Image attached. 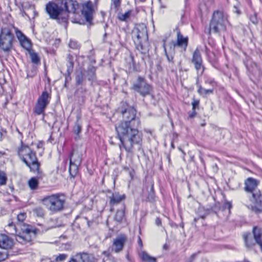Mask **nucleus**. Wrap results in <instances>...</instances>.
I'll use <instances>...</instances> for the list:
<instances>
[{
    "mask_svg": "<svg viewBox=\"0 0 262 262\" xmlns=\"http://www.w3.org/2000/svg\"><path fill=\"white\" fill-rule=\"evenodd\" d=\"M214 168H215V171H217L218 168H217V165L216 164L214 165Z\"/></svg>",
    "mask_w": 262,
    "mask_h": 262,
    "instance_id": "nucleus-53",
    "label": "nucleus"
},
{
    "mask_svg": "<svg viewBox=\"0 0 262 262\" xmlns=\"http://www.w3.org/2000/svg\"><path fill=\"white\" fill-rule=\"evenodd\" d=\"M125 198L124 194L121 195L118 193H113L110 197V204L111 206H114L120 203Z\"/></svg>",
    "mask_w": 262,
    "mask_h": 262,
    "instance_id": "nucleus-21",
    "label": "nucleus"
},
{
    "mask_svg": "<svg viewBox=\"0 0 262 262\" xmlns=\"http://www.w3.org/2000/svg\"><path fill=\"white\" fill-rule=\"evenodd\" d=\"M195 114H196V113H195V110H193V112L191 114H189V118H192L195 115Z\"/></svg>",
    "mask_w": 262,
    "mask_h": 262,
    "instance_id": "nucleus-48",
    "label": "nucleus"
},
{
    "mask_svg": "<svg viewBox=\"0 0 262 262\" xmlns=\"http://www.w3.org/2000/svg\"><path fill=\"white\" fill-rule=\"evenodd\" d=\"M177 40L176 42L173 43V46H178L179 47L184 48V50L188 45V38L187 37H184L181 34L179 29H177Z\"/></svg>",
    "mask_w": 262,
    "mask_h": 262,
    "instance_id": "nucleus-20",
    "label": "nucleus"
},
{
    "mask_svg": "<svg viewBox=\"0 0 262 262\" xmlns=\"http://www.w3.org/2000/svg\"><path fill=\"white\" fill-rule=\"evenodd\" d=\"M165 54H166V57H167V58L168 61L169 62H172V63H173V57H172V56H168V55L167 54V53H166V52H165Z\"/></svg>",
    "mask_w": 262,
    "mask_h": 262,
    "instance_id": "nucleus-45",
    "label": "nucleus"
},
{
    "mask_svg": "<svg viewBox=\"0 0 262 262\" xmlns=\"http://www.w3.org/2000/svg\"><path fill=\"white\" fill-rule=\"evenodd\" d=\"M86 76L89 80H93L95 78V69L90 68L86 71Z\"/></svg>",
    "mask_w": 262,
    "mask_h": 262,
    "instance_id": "nucleus-33",
    "label": "nucleus"
},
{
    "mask_svg": "<svg viewBox=\"0 0 262 262\" xmlns=\"http://www.w3.org/2000/svg\"><path fill=\"white\" fill-rule=\"evenodd\" d=\"M121 0H112V6L117 10L121 4Z\"/></svg>",
    "mask_w": 262,
    "mask_h": 262,
    "instance_id": "nucleus-39",
    "label": "nucleus"
},
{
    "mask_svg": "<svg viewBox=\"0 0 262 262\" xmlns=\"http://www.w3.org/2000/svg\"><path fill=\"white\" fill-rule=\"evenodd\" d=\"M156 224L158 226H160L161 224V220L159 218H157L156 220Z\"/></svg>",
    "mask_w": 262,
    "mask_h": 262,
    "instance_id": "nucleus-49",
    "label": "nucleus"
},
{
    "mask_svg": "<svg viewBox=\"0 0 262 262\" xmlns=\"http://www.w3.org/2000/svg\"><path fill=\"white\" fill-rule=\"evenodd\" d=\"M2 136V134L0 132V139H1Z\"/></svg>",
    "mask_w": 262,
    "mask_h": 262,
    "instance_id": "nucleus-54",
    "label": "nucleus"
},
{
    "mask_svg": "<svg viewBox=\"0 0 262 262\" xmlns=\"http://www.w3.org/2000/svg\"><path fill=\"white\" fill-rule=\"evenodd\" d=\"M192 62L194 65V68L196 71L199 76L203 75L205 68L203 64V61L200 51L196 49L193 53Z\"/></svg>",
    "mask_w": 262,
    "mask_h": 262,
    "instance_id": "nucleus-12",
    "label": "nucleus"
},
{
    "mask_svg": "<svg viewBox=\"0 0 262 262\" xmlns=\"http://www.w3.org/2000/svg\"><path fill=\"white\" fill-rule=\"evenodd\" d=\"M126 66L128 67V70L130 72L136 71V68L135 65V62L133 56H129L128 58H126Z\"/></svg>",
    "mask_w": 262,
    "mask_h": 262,
    "instance_id": "nucleus-26",
    "label": "nucleus"
},
{
    "mask_svg": "<svg viewBox=\"0 0 262 262\" xmlns=\"http://www.w3.org/2000/svg\"><path fill=\"white\" fill-rule=\"evenodd\" d=\"M125 119L116 126V130L122 147L127 152H133L135 145L141 148L142 135L139 131L140 119L136 118V110L132 106H128L121 111Z\"/></svg>",
    "mask_w": 262,
    "mask_h": 262,
    "instance_id": "nucleus-1",
    "label": "nucleus"
},
{
    "mask_svg": "<svg viewBox=\"0 0 262 262\" xmlns=\"http://www.w3.org/2000/svg\"><path fill=\"white\" fill-rule=\"evenodd\" d=\"M80 164H76L75 163H71L70 162V167H69V172L70 175L74 177L75 175L77 174L78 169V166H80Z\"/></svg>",
    "mask_w": 262,
    "mask_h": 262,
    "instance_id": "nucleus-25",
    "label": "nucleus"
},
{
    "mask_svg": "<svg viewBox=\"0 0 262 262\" xmlns=\"http://www.w3.org/2000/svg\"><path fill=\"white\" fill-rule=\"evenodd\" d=\"M124 216V210H118L115 216V220L119 223L122 221Z\"/></svg>",
    "mask_w": 262,
    "mask_h": 262,
    "instance_id": "nucleus-32",
    "label": "nucleus"
},
{
    "mask_svg": "<svg viewBox=\"0 0 262 262\" xmlns=\"http://www.w3.org/2000/svg\"><path fill=\"white\" fill-rule=\"evenodd\" d=\"M29 53L31 61L33 63H38L39 62L40 59L37 53H35L33 51L31 50L29 51Z\"/></svg>",
    "mask_w": 262,
    "mask_h": 262,
    "instance_id": "nucleus-29",
    "label": "nucleus"
},
{
    "mask_svg": "<svg viewBox=\"0 0 262 262\" xmlns=\"http://www.w3.org/2000/svg\"><path fill=\"white\" fill-rule=\"evenodd\" d=\"M68 262H92L91 256L86 253H77Z\"/></svg>",
    "mask_w": 262,
    "mask_h": 262,
    "instance_id": "nucleus-19",
    "label": "nucleus"
},
{
    "mask_svg": "<svg viewBox=\"0 0 262 262\" xmlns=\"http://www.w3.org/2000/svg\"><path fill=\"white\" fill-rule=\"evenodd\" d=\"M234 12L237 13L238 15L241 14V12L239 10L236 6H234Z\"/></svg>",
    "mask_w": 262,
    "mask_h": 262,
    "instance_id": "nucleus-47",
    "label": "nucleus"
},
{
    "mask_svg": "<svg viewBox=\"0 0 262 262\" xmlns=\"http://www.w3.org/2000/svg\"><path fill=\"white\" fill-rule=\"evenodd\" d=\"M199 101H197V100H194L192 102L193 110H195V107L199 105Z\"/></svg>",
    "mask_w": 262,
    "mask_h": 262,
    "instance_id": "nucleus-44",
    "label": "nucleus"
},
{
    "mask_svg": "<svg viewBox=\"0 0 262 262\" xmlns=\"http://www.w3.org/2000/svg\"><path fill=\"white\" fill-rule=\"evenodd\" d=\"M124 106H128V104H124Z\"/></svg>",
    "mask_w": 262,
    "mask_h": 262,
    "instance_id": "nucleus-55",
    "label": "nucleus"
},
{
    "mask_svg": "<svg viewBox=\"0 0 262 262\" xmlns=\"http://www.w3.org/2000/svg\"><path fill=\"white\" fill-rule=\"evenodd\" d=\"M81 131V124L78 122V121H77L75 125L74 126L73 128V132L74 133L77 135V137H75L76 139L78 138V135L80 133Z\"/></svg>",
    "mask_w": 262,
    "mask_h": 262,
    "instance_id": "nucleus-35",
    "label": "nucleus"
},
{
    "mask_svg": "<svg viewBox=\"0 0 262 262\" xmlns=\"http://www.w3.org/2000/svg\"><path fill=\"white\" fill-rule=\"evenodd\" d=\"M68 257L67 254H59L58 255L55 256L54 259L52 262H63Z\"/></svg>",
    "mask_w": 262,
    "mask_h": 262,
    "instance_id": "nucleus-31",
    "label": "nucleus"
},
{
    "mask_svg": "<svg viewBox=\"0 0 262 262\" xmlns=\"http://www.w3.org/2000/svg\"><path fill=\"white\" fill-rule=\"evenodd\" d=\"M247 208L255 212L262 211V195L260 192H256L245 203Z\"/></svg>",
    "mask_w": 262,
    "mask_h": 262,
    "instance_id": "nucleus-9",
    "label": "nucleus"
},
{
    "mask_svg": "<svg viewBox=\"0 0 262 262\" xmlns=\"http://www.w3.org/2000/svg\"><path fill=\"white\" fill-rule=\"evenodd\" d=\"M133 38L138 49H143V43L148 40L147 30L144 24L136 25L132 32Z\"/></svg>",
    "mask_w": 262,
    "mask_h": 262,
    "instance_id": "nucleus-8",
    "label": "nucleus"
},
{
    "mask_svg": "<svg viewBox=\"0 0 262 262\" xmlns=\"http://www.w3.org/2000/svg\"><path fill=\"white\" fill-rule=\"evenodd\" d=\"M13 246V240L5 234H0V248L4 249H11Z\"/></svg>",
    "mask_w": 262,
    "mask_h": 262,
    "instance_id": "nucleus-18",
    "label": "nucleus"
},
{
    "mask_svg": "<svg viewBox=\"0 0 262 262\" xmlns=\"http://www.w3.org/2000/svg\"><path fill=\"white\" fill-rule=\"evenodd\" d=\"M50 95L47 91L43 92L36 103L34 113L38 115L43 114L45 108L50 102Z\"/></svg>",
    "mask_w": 262,
    "mask_h": 262,
    "instance_id": "nucleus-10",
    "label": "nucleus"
},
{
    "mask_svg": "<svg viewBox=\"0 0 262 262\" xmlns=\"http://www.w3.org/2000/svg\"><path fill=\"white\" fill-rule=\"evenodd\" d=\"M69 47L72 49H76L78 47V45L76 42L70 41L69 42Z\"/></svg>",
    "mask_w": 262,
    "mask_h": 262,
    "instance_id": "nucleus-41",
    "label": "nucleus"
},
{
    "mask_svg": "<svg viewBox=\"0 0 262 262\" xmlns=\"http://www.w3.org/2000/svg\"><path fill=\"white\" fill-rule=\"evenodd\" d=\"M150 191H151V192L150 193V195H149L148 199L152 200L153 199V194H154V188H153L152 185H151Z\"/></svg>",
    "mask_w": 262,
    "mask_h": 262,
    "instance_id": "nucleus-46",
    "label": "nucleus"
},
{
    "mask_svg": "<svg viewBox=\"0 0 262 262\" xmlns=\"http://www.w3.org/2000/svg\"><path fill=\"white\" fill-rule=\"evenodd\" d=\"M18 152L20 158L30 168L31 170L39 172L40 164L35 152L28 146L23 145L18 149Z\"/></svg>",
    "mask_w": 262,
    "mask_h": 262,
    "instance_id": "nucleus-3",
    "label": "nucleus"
},
{
    "mask_svg": "<svg viewBox=\"0 0 262 262\" xmlns=\"http://www.w3.org/2000/svg\"><path fill=\"white\" fill-rule=\"evenodd\" d=\"M126 241V237L124 235H121L118 236L114 240V250L116 253H119L123 250Z\"/></svg>",
    "mask_w": 262,
    "mask_h": 262,
    "instance_id": "nucleus-17",
    "label": "nucleus"
},
{
    "mask_svg": "<svg viewBox=\"0 0 262 262\" xmlns=\"http://www.w3.org/2000/svg\"><path fill=\"white\" fill-rule=\"evenodd\" d=\"M20 225L22 233H20L16 236V240L22 244L30 242L31 240V233L34 234L31 227L26 224H22Z\"/></svg>",
    "mask_w": 262,
    "mask_h": 262,
    "instance_id": "nucleus-11",
    "label": "nucleus"
},
{
    "mask_svg": "<svg viewBox=\"0 0 262 262\" xmlns=\"http://www.w3.org/2000/svg\"><path fill=\"white\" fill-rule=\"evenodd\" d=\"M132 11L129 10L125 13H119L118 18L121 21H126L130 16Z\"/></svg>",
    "mask_w": 262,
    "mask_h": 262,
    "instance_id": "nucleus-28",
    "label": "nucleus"
},
{
    "mask_svg": "<svg viewBox=\"0 0 262 262\" xmlns=\"http://www.w3.org/2000/svg\"><path fill=\"white\" fill-rule=\"evenodd\" d=\"M163 248L165 249H167V246L166 244H165L164 246H163Z\"/></svg>",
    "mask_w": 262,
    "mask_h": 262,
    "instance_id": "nucleus-52",
    "label": "nucleus"
},
{
    "mask_svg": "<svg viewBox=\"0 0 262 262\" xmlns=\"http://www.w3.org/2000/svg\"><path fill=\"white\" fill-rule=\"evenodd\" d=\"M250 20L251 22L254 24H256L257 23V18L256 15H254L253 16H251L250 17Z\"/></svg>",
    "mask_w": 262,
    "mask_h": 262,
    "instance_id": "nucleus-43",
    "label": "nucleus"
},
{
    "mask_svg": "<svg viewBox=\"0 0 262 262\" xmlns=\"http://www.w3.org/2000/svg\"><path fill=\"white\" fill-rule=\"evenodd\" d=\"M79 8V5L76 1L61 0L58 4L49 3L46 5V10L51 18L66 22L69 13H77Z\"/></svg>",
    "mask_w": 262,
    "mask_h": 262,
    "instance_id": "nucleus-2",
    "label": "nucleus"
},
{
    "mask_svg": "<svg viewBox=\"0 0 262 262\" xmlns=\"http://www.w3.org/2000/svg\"><path fill=\"white\" fill-rule=\"evenodd\" d=\"M67 72L69 74H70L73 71V61L72 56L70 55H69L67 57Z\"/></svg>",
    "mask_w": 262,
    "mask_h": 262,
    "instance_id": "nucleus-30",
    "label": "nucleus"
},
{
    "mask_svg": "<svg viewBox=\"0 0 262 262\" xmlns=\"http://www.w3.org/2000/svg\"><path fill=\"white\" fill-rule=\"evenodd\" d=\"M24 13L29 18H34L36 15V12L33 6H31L29 9L24 11Z\"/></svg>",
    "mask_w": 262,
    "mask_h": 262,
    "instance_id": "nucleus-27",
    "label": "nucleus"
},
{
    "mask_svg": "<svg viewBox=\"0 0 262 262\" xmlns=\"http://www.w3.org/2000/svg\"><path fill=\"white\" fill-rule=\"evenodd\" d=\"M138 244L139 245L142 247V241H141V239L140 238V237H139V239H138Z\"/></svg>",
    "mask_w": 262,
    "mask_h": 262,
    "instance_id": "nucleus-50",
    "label": "nucleus"
},
{
    "mask_svg": "<svg viewBox=\"0 0 262 262\" xmlns=\"http://www.w3.org/2000/svg\"><path fill=\"white\" fill-rule=\"evenodd\" d=\"M84 80V75L82 72L77 74L76 76V84L78 85L81 84Z\"/></svg>",
    "mask_w": 262,
    "mask_h": 262,
    "instance_id": "nucleus-37",
    "label": "nucleus"
},
{
    "mask_svg": "<svg viewBox=\"0 0 262 262\" xmlns=\"http://www.w3.org/2000/svg\"><path fill=\"white\" fill-rule=\"evenodd\" d=\"M82 161L81 154L77 151H73L70 156L71 163H75L76 164H81Z\"/></svg>",
    "mask_w": 262,
    "mask_h": 262,
    "instance_id": "nucleus-22",
    "label": "nucleus"
},
{
    "mask_svg": "<svg viewBox=\"0 0 262 262\" xmlns=\"http://www.w3.org/2000/svg\"><path fill=\"white\" fill-rule=\"evenodd\" d=\"M28 185L31 190H37L39 187V182L38 179L35 177L31 178L28 181Z\"/></svg>",
    "mask_w": 262,
    "mask_h": 262,
    "instance_id": "nucleus-23",
    "label": "nucleus"
},
{
    "mask_svg": "<svg viewBox=\"0 0 262 262\" xmlns=\"http://www.w3.org/2000/svg\"><path fill=\"white\" fill-rule=\"evenodd\" d=\"M213 92L212 90H206L202 88L201 85L199 86V89L198 92L203 96H206L207 94H211Z\"/></svg>",
    "mask_w": 262,
    "mask_h": 262,
    "instance_id": "nucleus-34",
    "label": "nucleus"
},
{
    "mask_svg": "<svg viewBox=\"0 0 262 262\" xmlns=\"http://www.w3.org/2000/svg\"><path fill=\"white\" fill-rule=\"evenodd\" d=\"M228 23L226 15L220 11L215 12L210 24L209 31L219 33L226 29V25Z\"/></svg>",
    "mask_w": 262,
    "mask_h": 262,
    "instance_id": "nucleus-6",
    "label": "nucleus"
},
{
    "mask_svg": "<svg viewBox=\"0 0 262 262\" xmlns=\"http://www.w3.org/2000/svg\"><path fill=\"white\" fill-rule=\"evenodd\" d=\"M133 89L143 96L149 94L151 91L150 85L141 77H138L137 83L134 84Z\"/></svg>",
    "mask_w": 262,
    "mask_h": 262,
    "instance_id": "nucleus-13",
    "label": "nucleus"
},
{
    "mask_svg": "<svg viewBox=\"0 0 262 262\" xmlns=\"http://www.w3.org/2000/svg\"><path fill=\"white\" fill-rule=\"evenodd\" d=\"M82 9L81 10L82 14L85 17L86 20L90 22L95 12V8L90 1H87L82 4Z\"/></svg>",
    "mask_w": 262,
    "mask_h": 262,
    "instance_id": "nucleus-14",
    "label": "nucleus"
},
{
    "mask_svg": "<svg viewBox=\"0 0 262 262\" xmlns=\"http://www.w3.org/2000/svg\"><path fill=\"white\" fill-rule=\"evenodd\" d=\"M139 255L141 259L144 262H156L155 257L150 256L145 251L141 252Z\"/></svg>",
    "mask_w": 262,
    "mask_h": 262,
    "instance_id": "nucleus-24",
    "label": "nucleus"
},
{
    "mask_svg": "<svg viewBox=\"0 0 262 262\" xmlns=\"http://www.w3.org/2000/svg\"><path fill=\"white\" fill-rule=\"evenodd\" d=\"M103 254L106 255L107 256H109V253L107 251H103Z\"/></svg>",
    "mask_w": 262,
    "mask_h": 262,
    "instance_id": "nucleus-51",
    "label": "nucleus"
},
{
    "mask_svg": "<svg viewBox=\"0 0 262 262\" xmlns=\"http://www.w3.org/2000/svg\"><path fill=\"white\" fill-rule=\"evenodd\" d=\"M14 36L13 27L5 26L1 28L0 32V48L5 52H9L13 46Z\"/></svg>",
    "mask_w": 262,
    "mask_h": 262,
    "instance_id": "nucleus-5",
    "label": "nucleus"
},
{
    "mask_svg": "<svg viewBox=\"0 0 262 262\" xmlns=\"http://www.w3.org/2000/svg\"><path fill=\"white\" fill-rule=\"evenodd\" d=\"M16 35L21 46L26 50L30 51L31 48V43L26 36L18 30H16Z\"/></svg>",
    "mask_w": 262,
    "mask_h": 262,
    "instance_id": "nucleus-16",
    "label": "nucleus"
},
{
    "mask_svg": "<svg viewBox=\"0 0 262 262\" xmlns=\"http://www.w3.org/2000/svg\"><path fill=\"white\" fill-rule=\"evenodd\" d=\"M42 202L49 211L55 213L63 209L66 199L62 194L56 193L45 196Z\"/></svg>",
    "mask_w": 262,
    "mask_h": 262,
    "instance_id": "nucleus-4",
    "label": "nucleus"
},
{
    "mask_svg": "<svg viewBox=\"0 0 262 262\" xmlns=\"http://www.w3.org/2000/svg\"><path fill=\"white\" fill-rule=\"evenodd\" d=\"M7 178L5 172L0 171V185H5L6 184Z\"/></svg>",
    "mask_w": 262,
    "mask_h": 262,
    "instance_id": "nucleus-38",
    "label": "nucleus"
},
{
    "mask_svg": "<svg viewBox=\"0 0 262 262\" xmlns=\"http://www.w3.org/2000/svg\"><path fill=\"white\" fill-rule=\"evenodd\" d=\"M8 257L6 253L0 252V262L5 260Z\"/></svg>",
    "mask_w": 262,
    "mask_h": 262,
    "instance_id": "nucleus-42",
    "label": "nucleus"
},
{
    "mask_svg": "<svg viewBox=\"0 0 262 262\" xmlns=\"http://www.w3.org/2000/svg\"><path fill=\"white\" fill-rule=\"evenodd\" d=\"M26 214L25 213H20L17 215V219L20 224L23 223L24 221L26 219Z\"/></svg>",
    "mask_w": 262,
    "mask_h": 262,
    "instance_id": "nucleus-40",
    "label": "nucleus"
},
{
    "mask_svg": "<svg viewBox=\"0 0 262 262\" xmlns=\"http://www.w3.org/2000/svg\"><path fill=\"white\" fill-rule=\"evenodd\" d=\"M258 183V181L253 178H248L245 182V191L252 193V195L256 192H260L259 190L256 189Z\"/></svg>",
    "mask_w": 262,
    "mask_h": 262,
    "instance_id": "nucleus-15",
    "label": "nucleus"
},
{
    "mask_svg": "<svg viewBox=\"0 0 262 262\" xmlns=\"http://www.w3.org/2000/svg\"><path fill=\"white\" fill-rule=\"evenodd\" d=\"M34 213L39 217H43L45 215L44 210L41 207H37L33 210Z\"/></svg>",
    "mask_w": 262,
    "mask_h": 262,
    "instance_id": "nucleus-36",
    "label": "nucleus"
},
{
    "mask_svg": "<svg viewBox=\"0 0 262 262\" xmlns=\"http://www.w3.org/2000/svg\"><path fill=\"white\" fill-rule=\"evenodd\" d=\"M252 233L255 243L251 239L250 233H246L243 235L246 247L248 249H252L256 244L259 246L260 251L262 252V228L258 226H254L252 229Z\"/></svg>",
    "mask_w": 262,
    "mask_h": 262,
    "instance_id": "nucleus-7",
    "label": "nucleus"
}]
</instances>
